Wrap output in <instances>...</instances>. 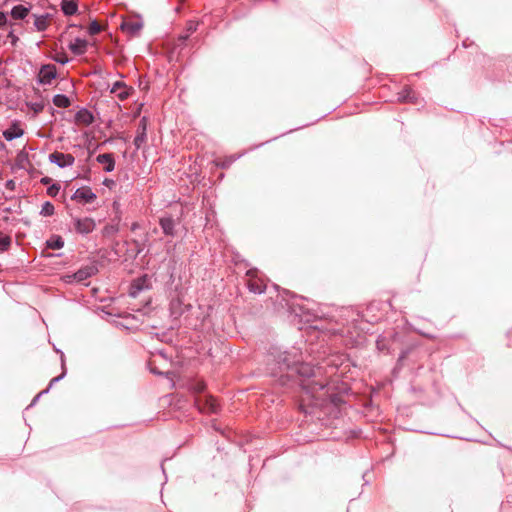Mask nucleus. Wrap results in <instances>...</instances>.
Returning <instances> with one entry per match:
<instances>
[{
  "label": "nucleus",
  "instance_id": "nucleus-17",
  "mask_svg": "<svg viewBox=\"0 0 512 512\" xmlns=\"http://www.w3.org/2000/svg\"><path fill=\"white\" fill-rule=\"evenodd\" d=\"M29 13V9L23 5L14 6L11 10V16L14 19H24Z\"/></svg>",
  "mask_w": 512,
  "mask_h": 512
},
{
  "label": "nucleus",
  "instance_id": "nucleus-26",
  "mask_svg": "<svg viewBox=\"0 0 512 512\" xmlns=\"http://www.w3.org/2000/svg\"><path fill=\"white\" fill-rule=\"evenodd\" d=\"M236 160L235 156L226 157L223 160H217L216 165L220 168H228Z\"/></svg>",
  "mask_w": 512,
  "mask_h": 512
},
{
  "label": "nucleus",
  "instance_id": "nucleus-1",
  "mask_svg": "<svg viewBox=\"0 0 512 512\" xmlns=\"http://www.w3.org/2000/svg\"><path fill=\"white\" fill-rule=\"evenodd\" d=\"M301 385L303 393L300 399V408L304 413L311 414L310 406H321L325 401L326 392L324 390L326 385L315 381L303 382Z\"/></svg>",
  "mask_w": 512,
  "mask_h": 512
},
{
  "label": "nucleus",
  "instance_id": "nucleus-10",
  "mask_svg": "<svg viewBox=\"0 0 512 512\" xmlns=\"http://www.w3.org/2000/svg\"><path fill=\"white\" fill-rule=\"evenodd\" d=\"M96 161L103 165L105 172H112L115 168V159L112 153L99 154L96 157Z\"/></svg>",
  "mask_w": 512,
  "mask_h": 512
},
{
  "label": "nucleus",
  "instance_id": "nucleus-14",
  "mask_svg": "<svg viewBox=\"0 0 512 512\" xmlns=\"http://www.w3.org/2000/svg\"><path fill=\"white\" fill-rule=\"evenodd\" d=\"M159 224L163 230V233L168 236L174 235L175 223L171 217H163L160 219Z\"/></svg>",
  "mask_w": 512,
  "mask_h": 512
},
{
  "label": "nucleus",
  "instance_id": "nucleus-21",
  "mask_svg": "<svg viewBox=\"0 0 512 512\" xmlns=\"http://www.w3.org/2000/svg\"><path fill=\"white\" fill-rule=\"evenodd\" d=\"M248 288L251 292L261 294L265 291V285L257 280H250L248 283Z\"/></svg>",
  "mask_w": 512,
  "mask_h": 512
},
{
  "label": "nucleus",
  "instance_id": "nucleus-35",
  "mask_svg": "<svg viewBox=\"0 0 512 512\" xmlns=\"http://www.w3.org/2000/svg\"><path fill=\"white\" fill-rule=\"evenodd\" d=\"M55 60L60 64H66L68 62L67 57H57Z\"/></svg>",
  "mask_w": 512,
  "mask_h": 512
},
{
  "label": "nucleus",
  "instance_id": "nucleus-9",
  "mask_svg": "<svg viewBox=\"0 0 512 512\" xmlns=\"http://www.w3.org/2000/svg\"><path fill=\"white\" fill-rule=\"evenodd\" d=\"M2 135L5 140L12 141L22 137L24 135V129L21 127L19 121H13L12 124L3 131Z\"/></svg>",
  "mask_w": 512,
  "mask_h": 512
},
{
  "label": "nucleus",
  "instance_id": "nucleus-38",
  "mask_svg": "<svg viewBox=\"0 0 512 512\" xmlns=\"http://www.w3.org/2000/svg\"><path fill=\"white\" fill-rule=\"evenodd\" d=\"M188 30L193 32L196 30V26L193 23H190Z\"/></svg>",
  "mask_w": 512,
  "mask_h": 512
},
{
  "label": "nucleus",
  "instance_id": "nucleus-27",
  "mask_svg": "<svg viewBox=\"0 0 512 512\" xmlns=\"http://www.w3.org/2000/svg\"><path fill=\"white\" fill-rule=\"evenodd\" d=\"M205 383L203 381H197L195 383H192L190 385V390L193 392V393H201L205 390Z\"/></svg>",
  "mask_w": 512,
  "mask_h": 512
},
{
  "label": "nucleus",
  "instance_id": "nucleus-20",
  "mask_svg": "<svg viewBox=\"0 0 512 512\" xmlns=\"http://www.w3.org/2000/svg\"><path fill=\"white\" fill-rule=\"evenodd\" d=\"M91 276L90 269H80L76 273L73 274L72 278L76 282H83L87 280Z\"/></svg>",
  "mask_w": 512,
  "mask_h": 512
},
{
  "label": "nucleus",
  "instance_id": "nucleus-24",
  "mask_svg": "<svg viewBox=\"0 0 512 512\" xmlns=\"http://www.w3.org/2000/svg\"><path fill=\"white\" fill-rule=\"evenodd\" d=\"M170 310H171L172 315H174V316H178V315L182 314L183 310H182L181 301L179 298L173 299L170 302Z\"/></svg>",
  "mask_w": 512,
  "mask_h": 512
},
{
  "label": "nucleus",
  "instance_id": "nucleus-25",
  "mask_svg": "<svg viewBox=\"0 0 512 512\" xmlns=\"http://www.w3.org/2000/svg\"><path fill=\"white\" fill-rule=\"evenodd\" d=\"M119 231L118 224H107L103 230L102 233L104 236H112L115 235Z\"/></svg>",
  "mask_w": 512,
  "mask_h": 512
},
{
  "label": "nucleus",
  "instance_id": "nucleus-4",
  "mask_svg": "<svg viewBox=\"0 0 512 512\" xmlns=\"http://www.w3.org/2000/svg\"><path fill=\"white\" fill-rule=\"evenodd\" d=\"M71 199L81 204H88L93 203L97 199V195L89 186H83L76 189Z\"/></svg>",
  "mask_w": 512,
  "mask_h": 512
},
{
  "label": "nucleus",
  "instance_id": "nucleus-28",
  "mask_svg": "<svg viewBox=\"0 0 512 512\" xmlns=\"http://www.w3.org/2000/svg\"><path fill=\"white\" fill-rule=\"evenodd\" d=\"M60 184L58 183H53L51 184L48 188H47V194L50 196V197H56L60 191Z\"/></svg>",
  "mask_w": 512,
  "mask_h": 512
},
{
  "label": "nucleus",
  "instance_id": "nucleus-2",
  "mask_svg": "<svg viewBox=\"0 0 512 512\" xmlns=\"http://www.w3.org/2000/svg\"><path fill=\"white\" fill-rule=\"evenodd\" d=\"M74 231L81 235H88L96 228V222L91 217H72Z\"/></svg>",
  "mask_w": 512,
  "mask_h": 512
},
{
  "label": "nucleus",
  "instance_id": "nucleus-23",
  "mask_svg": "<svg viewBox=\"0 0 512 512\" xmlns=\"http://www.w3.org/2000/svg\"><path fill=\"white\" fill-rule=\"evenodd\" d=\"M11 237L0 231V250L7 251L11 246Z\"/></svg>",
  "mask_w": 512,
  "mask_h": 512
},
{
  "label": "nucleus",
  "instance_id": "nucleus-16",
  "mask_svg": "<svg viewBox=\"0 0 512 512\" xmlns=\"http://www.w3.org/2000/svg\"><path fill=\"white\" fill-rule=\"evenodd\" d=\"M61 10L67 16L74 15L78 10L77 2L74 0H63L61 3Z\"/></svg>",
  "mask_w": 512,
  "mask_h": 512
},
{
  "label": "nucleus",
  "instance_id": "nucleus-11",
  "mask_svg": "<svg viewBox=\"0 0 512 512\" xmlns=\"http://www.w3.org/2000/svg\"><path fill=\"white\" fill-rule=\"evenodd\" d=\"M146 131H147V120L143 117L137 128V135L134 138V145L137 149H139L142 144L146 141Z\"/></svg>",
  "mask_w": 512,
  "mask_h": 512
},
{
  "label": "nucleus",
  "instance_id": "nucleus-7",
  "mask_svg": "<svg viewBox=\"0 0 512 512\" xmlns=\"http://www.w3.org/2000/svg\"><path fill=\"white\" fill-rule=\"evenodd\" d=\"M57 76L56 66L53 64H46L40 68L38 79L41 84L47 85L51 84L52 80H54Z\"/></svg>",
  "mask_w": 512,
  "mask_h": 512
},
{
  "label": "nucleus",
  "instance_id": "nucleus-18",
  "mask_svg": "<svg viewBox=\"0 0 512 512\" xmlns=\"http://www.w3.org/2000/svg\"><path fill=\"white\" fill-rule=\"evenodd\" d=\"M53 104L59 108H67L70 105V100L67 96L58 94L53 97Z\"/></svg>",
  "mask_w": 512,
  "mask_h": 512
},
{
  "label": "nucleus",
  "instance_id": "nucleus-8",
  "mask_svg": "<svg viewBox=\"0 0 512 512\" xmlns=\"http://www.w3.org/2000/svg\"><path fill=\"white\" fill-rule=\"evenodd\" d=\"M143 28V23L139 19H129L123 21L121 24V29L123 32L127 33L129 36H137L140 34Z\"/></svg>",
  "mask_w": 512,
  "mask_h": 512
},
{
  "label": "nucleus",
  "instance_id": "nucleus-6",
  "mask_svg": "<svg viewBox=\"0 0 512 512\" xmlns=\"http://www.w3.org/2000/svg\"><path fill=\"white\" fill-rule=\"evenodd\" d=\"M110 92L112 94H115L119 100L124 101V100L128 99L134 93V88L131 86H128L123 81H116L112 85Z\"/></svg>",
  "mask_w": 512,
  "mask_h": 512
},
{
  "label": "nucleus",
  "instance_id": "nucleus-3",
  "mask_svg": "<svg viewBox=\"0 0 512 512\" xmlns=\"http://www.w3.org/2000/svg\"><path fill=\"white\" fill-rule=\"evenodd\" d=\"M195 405L202 413H217L219 409L217 400L212 396L196 397Z\"/></svg>",
  "mask_w": 512,
  "mask_h": 512
},
{
  "label": "nucleus",
  "instance_id": "nucleus-29",
  "mask_svg": "<svg viewBox=\"0 0 512 512\" xmlns=\"http://www.w3.org/2000/svg\"><path fill=\"white\" fill-rule=\"evenodd\" d=\"M101 31V26L97 21H92L88 27V33L90 35H96Z\"/></svg>",
  "mask_w": 512,
  "mask_h": 512
},
{
  "label": "nucleus",
  "instance_id": "nucleus-37",
  "mask_svg": "<svg viewBox=\"0 0 512 512\" xmlns=\"http://www.w3.org/2000/svg\"><path fill=\"white\" fill-rule=\"evenodd\" d=\"M9 37L12 39V43H15L18 40V38L12 32L9 33Z\"/></svg>",
  "mask_w": 512,
  "mask_h": 512
},
{
  "label": "nucleus",
  "instance_id": "nucleus-34",
  "mask_svg": "<svg viewBox=\"0 0 512 512\" xmlns=\"http://www.w3.org/2000/svg\"><path fill=\"white\" fill-rule=\"evenodd\" d=\"M52 182V179L50 177H43L40 180V183L43 185H49Z\"/></svg>",
  "mask_w": 512,
  "mask_h": 512
},
{
  "label": "nucleus",
  "instance_id": "nucleus-22",
  "mask_svg": "<svg viewBox=\"0 0 512 512\" xmlns=\"http://www.w3.org/2000/svg\"><path fill=\"white\" fill-rule=\"evenodd\" d=\"M54 213H55L54 205L49 201L44 202L41 207L40 215H42L44 217H48V216H52Z\"/></svg>",
  "mask_w": 512,
  "mask_h": 512
},
{
  "label": "nucleus",
  "instance_id": "nucleus-15",
  "mask_svg": "<svg viewBox=\"0 0 512 512\" xmlns=\"http://www.w3.org/2000/svg\"><path fill=\"white\" fill-rule=\"evenodd\" d=\"M49 25V15H34V27L37 31H45Z\"/></svg>",
  "mask_w": 512,
  "mask_h": 512
},
{
  "label": "nucleus",
  "instance_id": "nucleus-36",
  "mask_svg": "<svg viewBox=\"0 0 512 512\" xmlns=\"http://www.w3.org/2000/svg\"><path fill=\"white\" fill-rule=\"evenodd\" d=\"M64 374L58 376V377H54L51 381H50V386H52L55 382L59 381L62 377H63Z\"/></svg>",
  "mask_w": 512,
  "mask_h": 512
},
{
  "label": "nucleus",
  "instance_id": "nucleus-31",
  "mask_svg": "<svg viewBox=\"0 0 512 512\" xmlns=\"http://www.w3.org/2000/svg\"><path fill=\"white\" fill-rule=\"evenodd\" d=\"M5 187L6 189H9V190H14L15 187H16V183L14 180H7L6 183H5Z\"/></svg>",
  "mask_w": 512,
  "mask_h": 512
},
{
  "label": "nucleus",
  "instance_id": "nucleus-13",
  "mask_svg": "<svg viewBox=\"0 0 512 512\" xmlns=\"http://www.w3.org/2000/svg\"><path fill=\"white\" fill-rule=\"evenodd\" d=\"M75 121L77 124L88 126L93 123L94 116L88 109L82 108L75 114Z\"/></svg>",
  "mask_w": 512,
  "mask_h": 512
},
{
  "label": "nucleus",
  "instance_id": "nucleus-39",
  "mask_svg": "<svg viewBox=\"0 0 512 512\" xmlns=\"http://www.w3.org/2000/svg\"><path fill=\"white\" fill-rule=\"evenodd\" d=\"M380 344H381V340H377V346H378V348H379V349H382V348H381V346H380Z\"/></svg>",
  "mask_w": 512,
  "mask_h": 512
},
{
  "label": "nucleus",
  "instance_id": "nucleus-30",
  "mask_svg": "<svg viewBox=\"0 0 512 512\" xmlns=\"http://www.w3.org/2000/svg\"><path fill=\"white\" fill-rule=\"evenodd\" d=\"M296 371L299 374L307 375L308 376L310 374V372L312 371V369L310 368L309 365L301 364L299 367L296 368Z\"/></svg>",
  "mask_w": 512,
  "mask_h": 512
},
{
  "label": "nucleus",
  "instance_id": "nucleus-5",
  "mask_svg": "<svg viewBox=\"0 0 512 512\" xmlns=\"http://www.w3.org/2000/svg\"><path fill=\"white\" fill-rule=\"evenodd\" d=\"M49 161L59 168H66L74 164L75 158L72 154L55 151L49 155Z\"/></svg>",
  "mask_w": 512,
  "mask_h": 512
},
{
  "label": "nucleus",
  "instance_id": "nucleus-19",
  "mask_svg": "<svg viewBox=\"0 0 512 512\" xmlns=\"http://www.w3.org/2000/svg\"><path fill=\"white\" fill-rule=\"evenodd\" d=\"M47 246L51 249H61L64 246V240L61 236H52L47 240Z\"/></svg>",
  "mask_w": 512,
  "mask_h": 512
},
{
  "label": "nucleus",
  "instance_id": "nucleus-33",
  "mask_svg": "<svg viewBox=\"0 0 512 512\" xmlns=\"http://www.w3.org/2000/svg\"><path fill=\"white\" fill-rule=\"evenodd\" d=\"M404 93H406V94H402V95L399 97V99H400L401 101H407V100H408L410 90L405 89V90H404Z\"/></svg>",
  "mask_w": 512,
  "mask_h": 512
},
{
  "label": "nucleus",
  "instance_id": "nucleus-12",
  "mask_svg": "<svg viewBox=\"0 0 512 512\" xmlns=\"http://www.w3.org/2000/svg\"><path fill=\"white\" fill-rule=\"evenodd\" d=\"M88 41L82 38H75L69 44V49L75 55H83L87 51Z\"/></svg>",
  "mask_w": 512,
  "mask_h": 512
},
{
  "label": "nucleus",
  "instance_id": "nucleus-32",
  "mask_svg": "<svg viewBox=\"0 0 512 512\" xmlns=\"http://www.w3.org/2000/svg\"><path fill=\"white\" fill-rule=\"evenodd\" d=\"M7 17L3 12H0V27L6 24Z\"/></svg>",
  "mask_w": 512,
  "mask_h": 512
}]
</instances>
